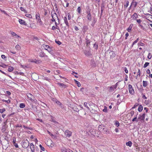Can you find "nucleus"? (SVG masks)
<instances>
[{"label": "nucleus", "mask_w": 152, "mask_h": 152, "mask_svg": "<svg viewBox=\"0 0 152 152\" xmlns=\"http://www.w3.org/2000/svg\"><path fill=\"white\" fill-rule=\"evenodd\" d=\"M145 116V113L143 114L142 115H139L138 119H140L141 121H144Z\"/></svg>", "instance_id": "obj_7"}, {"label": "nucleus", "mask_w": 152, "mask_h": 152, "mask_svg": "<svg viewBox=\"0 0 152 152\" xmlns=\"http://www.w3.org/2000/svg\"><path fill=\"white\" fill-rule=\"evenodd\" d=\"M26 16L30 18H32V16L31 14H27L25 15Z\"/></svg>", "instance_id": "obj_35"}, {"label": "nucleus", "mask_w": 152, "mask_h": 152, "mask_svg": "<svg viewBox=\"0 0 152 152\" xmlns=\"http://www.w3.org/2000/svg\"><path fill=\"white\" fill-rule=\"evenodd\" d=\"M36 18L39 23H41L42 22L39 14L38 13L36 14Z\"/></svg>", "instance_id": "obj_10"}, {"label": "nucleus", "mask_w": 152, "mask_h": 152, "mask_svg": "<svg viewBox=\"0 0 152 152\" xmlns=\"http://www.w3.org/2000/svg\"><path fill=\"white\" fill-rule=\"evenodd\" d=\"M138 18V16L137 15V14L135 13L132 16L131 18L133 19V20H135Z\"/></svg>", "instance_id": "obj_12"}, {"label": "nucleus", "mask_w": 152, "mask_h": 152, "mask_svg": "<svg viewBox=\"0 0 152 152\" xmlns=\"http://www.w3.org/2000/svg\"><path fill=\"white\" fill-rule=\"evenodd\" d=\"M138 105V104L137 103L135 104L134 105V106L132 107V109H134Z\"/></svg>", "instance_id": "obj_54"}, {"label": "nucleus", "mask_w": 152, "mask_h": 152, "mask_svg": "<svg viewBox=\"0 0 152 152\" xmlns=\"http://www.w3.org/2000/svg\"><path fill=\"white\" fill-rule=\"evenodd\" d=\"M126 2V4L124 5V7L125 8H127L129 4V2L128 1H125Z\"/></svg>", "instance_id": "obj_30"}, {"label": "nucleus", "mask_w": 152, "mask_h": 152, "mask_svg": "<svg viewBox=\"0 0 152 152\" xmlns=\"http://www.w3.org/2000/svg\"><path fill=\"white\" fill-rule=\"evenodd\" d=\"M136 21L139 24L140 23L142 22L141 20L140 19H137L136 20Z\"/></svg>", "instance_id": "obj_58"}, {"label": "nucleus", "mask_w": 152, "mask_h": 152, "mask_svg": "<svg viewBox=\"0 0 152 152\" xmlns=\"http://www.w3.org/2000/svg\"><path fill=\"white\" fill-rule=\"evenodd\" d=\"M55 102L56 103L58 104L61 106L62 105V104L58 101L57 100V99H56L55 100Z\"/></svg>", "instance_id": "obj_33"}, {"label": "nucleus", "mask_w": 152, "mask_h": 152, "mask_svg": "<svg viewBox=\"0 0 152 152\" xmlns=\"http://www.w3.org/2000/svg\"><path fill=\"white\" fill-rule=\"evenodd\" d=\"M29 142L28 141L26 140H25L24 142H23V143L22 146L24 148H26L29 145Z\"/></svg>", "instance_id": "obj_3"}, {"label": "nucleus", "mask_w": 152, "mask_h": 152, "mask_svg": "<svg viewBox=\"0 0 152 152\" xmlns=\"http://www.w3.org/2000/svg\"><path fill=\"white\" fill-rule=\"evenodd\" d=\"M146 18L149 21H151L150 19L152 18V15L150 14H147L146 16Z\"/></svg>", "instance_id": "obj_13"}, {"label": "nucleus", "mask_w": 152, "mask_h": 152, "mask_svg": "<svg viewBox=\"0 0 152 152\" xmlns=\"http://www.w3.org/2000/svg\"><path fill=\"white\" fill-rule=\"evenodd\" d=\"M45 56V54L43 52H40L39 53V56L41 57H44Z\"/></svg>", "instance_id": "obj_23"}, {"label": "nucleus", "mask_w": 152, "mask_h": 152, "mask_svg": "<svg viewBox=\"0 0 152 152\" xmlns=\"http://www.w3.org/2000/svg\"><path fill=\"white\" fill-rule=\"evenodd\" d=\"M132 145V142L130 141H129L128 142L126 143V145L127 146H129V147H131Z\"/></svg>", "instance_id": "obj_19"}, {"label": "nucleus", "mask_w": 152, "mask_h": 152, "mask_svg": "<svg viewBox=\"0 0 152 152\" xmlns=\"http://www.w3.org/2000/svg\"><path fill=\"white\" fill-rule=\"evenodd\" d=\"M128 88L129 93L133 95L134 93V91L132 85L129 84Z\"/></svg>", "instance_id": "obj_4"}, {"label": "nucleus", "mask_w": 152, "mask_h": 152, "mask_svg": "<svg viewBox=\"0 0 152 152\" xmlns=\"http://www.w3.org/2000/svg\"><path fill=\"white\" fill-rule=\"evenodd\" d=\"M5 110H6L5 108H3L2 109H0V113H2L5 111Z\"/></svg>", "instance_id": "obj_38"}, {"label": "nucleus", "mask_w": 152, "mask_h": 152, "mask_svg": "<svg viewBox=\"0 0 152 152\" xmlns=\"http://www.w3.org/2000/svg\"><path fill=\"white\" fill-rule=\"evenodd\" d=\"M132 4L134 6V7H135L137 5V3L136 1H132Z\"/></svg>", "instance_id": "obj_27"}, {"label": "nucleus", "mask_w": 152, "mask_h": 152, "mask_svg": "<svg viewBox=\"0 0 152 152\" xmlns=\"http://www.w3.org/2000/svg\"><path fill=\"white\" fill-rule=\"evenodd\" d=\"M2 101L3 102H6L7 103H8V104L10 103V99H8L7 100H6L3 99L2 100Z\"/></svg>", "instance_id": "obj_32"}, {"label": "nucleus", "mask_w": 152, "mask_h": 152, "mask_svg": "<svg viewBox=\"0 0 152 152\" xmlns=\"http://www.w3.org/2000/svg\"><path fill=\"white\" fill-rule=\"evenodd\" d=\"M142 97L144 99H146L147 98L146 96L144 95L143 94H142Z\"/></svg>", "instance_id": "obj_53"}, {"label": "nucleus", "mask_w": 152, "mask_h": 152, "mask_svg": "<svg viewBox=\"0 0 152 152\" xmlns=\"http://www.w3.org/2000/svg\"><path fill=\"white\" fill-rule=\"evenodd\" d=\"M11 34L13 36H16V38L20 37L15 32H11Z\"/></svg>", "instance_id": "obj_22"}, {"label": "nucleus", "mask_w": 152, "mask_h": 152, "mask_svg": "<svg viewBox=\"0 0 152 152\" xmlns=\"http://www.w3.org/2000/svg\"><path fill=\"white\" fill-rule=\"evenodd\" d=\"M140 69H139L138 70V71L137 72V76L139 75V76H140Z\"/></svg>", "instance_id": "obj_55"}, {"label": "nucleus", "mask_w": 152, "mask_h": 152, "mask_svg": "<svg viewBox=\"0 0 152 152\" xmlns=\"http://www.w3.org/2000/svg\"><path fill=\"white\" fill-rule=\"evenodd\" d=\"M52 122H54V123L55 124H56V125L58 124V123L57 122L54 121L53 119H52Z\"/></svg>", "instance_id": "obj_61"}, {"label": "nucleus", "mask_w": 152, "mask_h": 152, "mask_svg": "<svg viewBox=\"0 0 152 152\" xmlns=\"http://www.w3.org/2000/svg\"><path fill=\"white\" fill-rule=\"evenodd\" d=\"M109 92H112L115 91V90L116 88L113 86H112L109 87Z\"/></svg>", "instance_id": "obj_6"}, {"label": "nucleus", "mask_w": 152, "mask_h": 152, "mask_svg": "<svg viewBox=\"0 0 152 152\" xmlns=\"http://www.w3.org/2000/svg\"><path fill=\"white\" fill-rule=\"evenodd\" d=\"M45 50H47L50 53H52V50L48 45H46L45 47Z\"/></svg>", "instance_id": "obj_8"}, {"label": "nucleus", "mask_w": 152, "mask_h": 152, "mask_svg": "<svg viewBox=\"0 0 152 152\" xmlns=\"http://www.w3.org/2000/svg\"><path fill=\"white\" fill-rule=\"evenodd\" d=\"M110 58H113L115 56V54L113 51H110L109 53Z\"/></svg>", "instance_id": "obj_9"}, {"label": "nucleus", "mask_w": 152, "mask_h": 152, "mask_svg": "<svg viewBox=\"0 0 152 152\" xmlns=\"http://www.w3.org/2000/svg\"><path fill=\"white\" fill-rule=\"evenodd\" d=\"M139 40V38H137L136 40H135L134 42H133L132 45V47H133L134 45L135 44L137 43L138 41Z\"/></svg>", "instance_id": "obj_29"}, {"label": "nucleus", "mask_w": 152, "mask_h": 152, "mask_svg": "<svg viewBox=\"0 0 152 152\" xmlns=\"http://www.w3.org/2000/svg\"><path fill=\"white\" fill-rule=\"evenodd\" d=\"M1 57L2 58H3V59H4L6 58V56L4 55H2L1 56Z\"/></svg>", "instance_id": "obj_62"}, {"label": "nucleus", "mask_w": 152, "mask_h": 152, "mask_svg": "<svg viewBox=\"0 0 152 152\" xmlns=\"http://www.w3.org/2000/svg\"><path fill=\"white\" fill-rule=\"evenodd\" d=\"M144 44L141 42H139L138 44V46H144Z\"/></svg>", "instance_id": "obj_34"}, {"label": "nucleus", "mask_w": 152, "mask_h": 152, "mask_svg": "<svg viewBox=\"0 0 152 152\" xmlns=\"http://www.w3.org/2000/svg\"><path fill=\"white\" fill-rule=\"evenodd\" d=\"M58 85L61 86V88H65L66 87V85L63 83H58Z\"/></svg>", "instance_id": "obj_18"}, {"label": "nucleus", "mask_w": 152, "mask_h": 152, "mask_svg": "<svg viewBox=\"0 0 152 152\" xmlns=\"http://www.w3.org/2000/svg\"><path fill=\"white\" fill-rule=\"evenodd\" d=\"M84 105L86 107L88 110H89V108L87 106V103L86 102H85L84 103Z\"/></svg>", "instance_id": "obj_48"}, {"label": "nucleus", "mask_w": 152, "mask_h": 152, "mask_svg": "<svg viewBox=\"0 0 152 152\" xmlns=\"http://www.w3.org/2000/svg\"><path fill=\"white\" fill-rule=\"evenodd\" d=\"M115 125L117 127H118L119 126V123L117 121H115Z\"/></svg>", "instance_id": "obj_43"}, {"label": "nucleus", "mask_w": 152, "mask_h": 152, "mask_svg": "<svg viewBox=\"0 0 152 152\" xmlns=\"http://www.w3.org/2000/svg\"><path fill=\"white\" fill-rule=\"evenodd\" d=\"M88 19L89 20L91 21V15L90 12H88Z\"/></svg>", "instance_id": "obj_16"}, {"label": "nucleus", "mask_w": 152, "mask_h": 152, "mask_svg": "<svg viewBox=\"0 0 152 152\" xmlns=\"http://www.w3.org/2000/svg\"><path fill=\"white\" fill-rule=\"evenodd\" d=\"M15 48L18 50H19L20 49V46L18 45H17L16 46H15Z\"/></svg>", "instance_id": "obj_36"}, {"label": "nucleus", "mask_w": 152, "mask_h": 152, "mask_svg": "<svg viewBox=\"0 0 152 152\" xmlns=\"http://www.w3.org/2000/svg\"><path fill=\"white\" fill-rule=\"evenodd\" d=\"M77 11H78V13H79V14H80L81 13L80 7H78L77 8Z\"/></svg>", "instance_id": "obj_50"}, {"label": "nucleus", "mask_w": 152, "mask_h": 152, "mask_svg": "<svg viewBox=\"0 0 152 152\" xmlns=\"http://www.w3.org/2000/svg\"><path fill=\"white\" fill-rule=\"evenodd\" d=\"M132 28V26H131V25H130L127 29V31L129 32H130V31H131V29Z\"/></svg>", "instance_id": "obj_44"}, {"label": "nucleus", "mask_w": 152, "mask_h": 152, "mask_svg": "<svg viewBox=\"0 0 152 152\" xmlns=\"http://www.w3.org/2000/svg\"><path fill=\"white\" fill-rule=\"evenodd\" d=\"M20 9L21 11L24 12L25 13H27V11L26 10H25L23 7H21L20 8Z\"/></svg>", "instance_id": "obj_28"}, {"label": "nucleus", "mask_w": 152, "mask_h": 152, "mask_svg": "<svg viewBox=\"0 0 152 152\" xmlns=\"http://www.w3.org/2000/svg\"><path fill=\"white\" fill-rule=\"evenodd\" d=\"M147 81H143V86L144 87H146L147 85Z\"/></svg>", "instance_id": "obj_26"}, {"label": "nucleus", "mask_w": 152, "mask_h": 152, "mask_svg": "<svg viewBox=\"0 0 152 152\" xmlns=\"http://www.w3.org/2000/svg\"><path fill=\"white\" fill-rule=\"evenodd\" d=\"M124 71L126 73H128V69H127V68H126V67H125L124 68Z\"/></svg>", "instance_id": "obj_56"}, {"label": "nucleus", "mask_w": 152, "mask_h": 152, "mask_svg": "<svg viewBox=\"0 0 152 152\" xmlns=\"http://www.w3.org/2000/svg\"><path fill=\"white\" fill-rule=\"evenodd\" d=\"M74 28L76 31H78L79 30L78 28L76 26H75Z\"/></svg>", "instance_id": "obj_64"}, {"label": "nucleus", "mask_w": 152, "mask_h": 152, "mask_svg": "<svg viewBox=\"0 0 152 152\" xmlns=\"http://www.w3.org/2000/svg\"><path fill=\"white\" fill-rule=\"evenodd\" d=\"M64 134L66 137H70L72 136V132L68 130H66L64 132Z\"/></svg>", "instance_id": "obj_2"}, {"label": "nucleus", "mask_w": 152, "mask_h": 152, "mask_svg": "<svg viewBox=\"0 0 152 152\" xmlns=\"http://www.w3.org/2000/svg\"><path fill=\"white\" fill-rule=\"evenodd\" d=\"M19 107L21 108H23L25 107V104L24 103H21L20 104Z\"/></svg>", "instance_id": "obj_31"}, {"label": "nucleus", "mask_w": 152, "mask_h": 152, "mask_svg": "<svg viewBox=\"0 0 152 152\" xmlns=\"http://www.w3.org/2000/svg\"><path fill=\"white\" fill-rule=\"evenodd\" d=\"M39 146L40 148L41 149L42 151H45L44 148L41 145H39Z\"/></svg>", "instance_id": "obj_49"}, {"label": "nucleus", "mask_w": 152, "mask_h": 152, "mask_svg": "<svg viewBox=\"0 0 152 152\" xmlns=\"http://www.w3.org/2000/svg\"><path fill=\"white\" fill-rule=\"evenodd\" d=\"M30 147L31 149L34 148V145L32 143L30 144Z\"/></svg>", "instance_id": "obj_46"}, {"label": "nucleus", "mask_w": 152, "mask_h": 152, "mask_svg": "<svg viewBox=\"0 0 152 152\" xmlns=\"http://www.w3.org/2000/svg\"><path fill=\"white\" fill-rule=\"evenodd\" d=\"M68 18L69 20H70L71 19V16L69 13H68Z\"/></svg>", "instance_id": "obj_59"}, {"label": "nucleus", "mask_w": 152, "mask_h": 152, "mask_svg": "<svg viewBox=\"0 0 152 152\" xmlns=\"http://www.w3.org/2000/svg\"><path fill=\"white\" fill-rule=\"evenodd\" d=\"M51 137L52 138L54 139H57V136L55 134H52L51 135Z\"/></svg>", "instance_id": "obj_37"}, {"label": "nucleus", "mask_w": 152, "mask_h": 152, "mask_svg": "<svg viewBox=\"0 0 152 152\" xmlns=\"http://www.w3.org/2000/svg\"><path fill=\"white\" fill-rule=\"evenodd\" d=\"M61 152H73L72 151L68 149H67L64 147H63L61 148Z\"/></svg>", "instance_id": "obj_5"}, {"label": "nucleus", "mask_w": 152, "mask_h": 152, "mask_svg": "<svg viewBox=\"0 0 152 152\" xmlns=\"http://www.w3.org/2000/svg\"><path fill=\"white\" fill-rule=\"evenodd\" d=\"M132 121L133 122L136 121L137 122L138 121V119H137V117H136L132 119Z\"/></svg>", "instance_id": "obj_41"}, {"label": "nucleus", "mask_w": 152, "mask_h": 152, "mask_svg": "<svg viewBox=\"0 0 152 152\" xmlns=\"http://www.w3.org/2000/svg\"><path fill=\"white\" fill-rule=\"evenodd\" d=\"M66 3V6H64V7H68L69 5V3L68 2Z\"/></svg>", "instance_id": "obj_63"}, {"label": "nucleus", "mask_w": 152, "mask_h": 152, "mask_svg": "<svg viewBox=\"0 0 152 152\" xmlns=\"http://www.w3.org/2000/svg\"><path fill=\"white\" fill-rule=\"evenodd\" d=\"M74 80L75 82V83L77 84V86L78 87H80L81 86V84H80V83L76 80Z\"/></svg>", "instance_id": "obj_24"}, {"label": "nucleus", "mask_w": 152, "mask_h": 152, "mask_svg": "<svg viewBox=\"0 0 152 152\" xmlns=\"http://www.w3.org/2000/svg\"><path fill=\"white\" fill-rule=\"evenodd\" d=\"M103 111L106 113L107 112V108L106 107H104V108L103 109Z\"/></svg>", "instance_id": "obj_47"}, {"label": "nucleus", "mask_w": 152, "mask_h": 152, "mask_svg": "<svg viewBox=\"0 0 152 152\" xmlns=\"http://www.w3.org/2000/svg\"><path fill=\"white\" fill-rule=\"evenodd\" d=\"M50 142L51 143L50 145V146L52 147L54 146V145H53V142L52 140H50Z\"/></svg>", "instance_id": "obj_57"}, {"label": "nucleus", "mask_w": 152, "mask_h": 152, "mask_svg": "<svg viewBox=\"0 0 152 152\" xmlns=\"http://www.w3.org/2000/svg\"><path fill=\"white\" fill-rule=\"evenodd\" d=\"M152 57V55L151 53H149L148 56V58L149 59H151Z\"/></svg>", "instance_id": "obj_39"}, {"label": "nucleus", "mask_w": 152, "mask_h": 152, "mask_svg": "<svg viewBox=\"0 0 152 152\" xmlns=\"http://www.w3.org/2000/svg\"><path fill=\"white\" fill-rule=\"evenodd\" d=\"M52 18H54L55 19H56V18H57L58 20V15L56 13H54L53 14H52Z\"/></svg>", "instance_id": "obj_17"}, {"label": "nucleus", "mask_w": 152, "mask_h": 152, "mask_svg": "<svg viewBox=\"0 0 152 152\" xmlns=\"http://www.w3.org/2000/svg\"><path fill=\"white\" fill-rule=\"evenodd\" d=\"M19 22L20 24L26 25L27 24L26 22L22 19H19Z\"/></svg>", "instance_id": "obj_14"}, {"label": "nucleus", "mask_w": 152, "mask_h": 152, "mask_svg": "<svg viewBox=\"0 0 152 152\" xmlns=\"http://www.w3.org/2000/svg\"><path fill=\"white\" fill-rule=\"evenodd\" d=\"M44 79L48 81H50V79L47 77H45Z\"/></svg>", "instance_id": "obj_60"}, {"label": "nucleus", "mask_w": 152, "mask_h": 152, "mask_svg": "<svg viewBox=\"0 0 152 152\" xmlns=\"http://www.w3.org/2000/svg\"><path fill=\"white\" fill-rule=\"evenodd\" d=\"M143 109V107L142 105H140L139 106L138 108V111L139 112H141Z\"/></svg>", "instance_id": "obj_25"}, {"label": "nucleus", "mask_w": 152, "mask_h": 152, "mask_svg": "<svg viewBox=\"0 0 152 152\" xmlns=\"http://www.w3.org/2000/svg\"><path fill=\"white\" fill-rule=\"evenodd\" d=\"M64 20L65 24H66L67 26H69V24L67 21V18L66 17H64Z\"/></svg>", "instance_id": "obj_15"}, {"label": "nucleus", "mask_w": 152, "mask_h": 152, "mask_svg": "<svg viewBox=\"0 0 152 152\" xmlns=\"http://www.w3.org/2000/svg\"><path fill=\"white\" fill-rule=\"evenodd\" d=\"M90 41L89 40H87L86 41V46L88 47L90 45Z\"/></svg>", "instance_id": "obj_45"}, {"label": "nucleus", "mask_w": 152, "mask_h": 152, "mask_svg": "<svg viewBox=\"0 0 152 152\" xmlns=\"http://www.w3.org/2000/svg\"><path fill=\"white\" fill-rule=\"evenodd\" d=\"M16 139L15 137L13 138L12 143L15 146L16 148H18V146L17 143H16Z\"/></svg>", "instance_id": "obj_11"}, {"label": "nucleus", "mask_w": 152, "mask_h": 152, "mask_svg": "<svg viewBox=\"0 0 152 152\" xmlns=\"http://www.w3.org/2000/svg\"><path fill=\"white\" fill-rule=\"evenodd\" d=\"M5 93L7 94L8 96H10L11 95V92L8 91H6V92H5Z\"/></svg>", "instance_id": "obj_51"}, {"label": "nucleus", "mask_w": 152, "mask_h": 152, "mask_svg": "<svg viewBox=\"0 0 152 152\" xmlns=\"http://www.w3.org/2000/svg\"><path fill=\"white\" fill-rule=\"evenodd\" d=\"M55 42L59 45H60L61 44V42L58 40H56Z\"/></svg>", "instance_id": "obj_52"}, {"label": "nucleus", "mask_w": 152, "mask_h": 152, "mask_svg": "<svg viewBox=\"0 0 152 152\" xmlns=\"http://www.w3.org/2000/svg\"><path fill=\"white\" fill-rule=\"evenodd\" d=\"M149 63L148 62H146L145 63V64H144L143 66L144 68H145L149 64Z\"/></svg>", "instance_id": "obj_42"}, {"label": "nucleus", "mask_w": 152, "mask_h": 152, "mask_svg": "<svg viewBox=\"0 0 152 152\" xmlns=\"http://www.w3.org/2000/svg\"><path fill=\"white\" fill-rule=\"evenodd\" d=\"M14 69V68L11 66H9L8 69V71L9 72H11L13 71Z\"/></svg>", "instance_id": "obj_20"}, {"label": "nucleus", "mask_w": 152, "mask_h": 152, "mask_svg": "<svg viewBox=\"0 0 152 152\" xmlns=\"http://www.w3.org/2000/svg\"><path fill=\"white\" fill-rule=\"evenodd\" d=\"M28 99L32 102H35V100L34 99V96L31 94L30 93L27 94V95Z\"/></svg>", "instance_id": "obj_1"}, {"label": "nucleus", "mask_w": 152, "mask_h": 152, "mask_svg": "<svg viewBox=\"0 0 152 152\" xmlns=\"http://www.w3.org/2000/svg\"><path fill=\"white\" fill-rule=\"evenodd\" d=\"M98 43L96 42L94 45V48L96 50H97L98 48Z\"/></svg>", "instance_id": "obj_21"}, {"label": "nucleus", "mask_w": 152, "mask_h": 152, "mask_svg": "<svg viewBox=\"0 0 152 152\" xmlns=\"http://www.w3.org/2000/svg\"><path fill=\"white\" fill-rule=\"evenodd\" d=\"M6 128H5V126H3L2 127V128L1 129V131L2 132H4L5 130H6Z\"/></svg>", "instance_id": "obj_40"}]
</instances>
